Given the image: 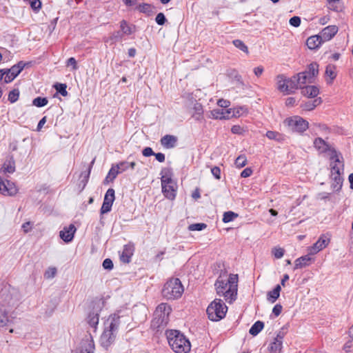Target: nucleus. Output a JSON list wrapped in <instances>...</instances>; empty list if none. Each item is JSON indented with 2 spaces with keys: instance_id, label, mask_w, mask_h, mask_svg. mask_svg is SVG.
Listing matches in <instances>:
<instances>
[{
  "instance_id": "nucleus-11",
  "label": "nucleus",
  "mask_w": 353,
  "mask_h": 353,
  "mask_svg": "<svg viewBox=\"0 0 353 353\" xmlns=\"http://www.w3.org/2000/svg\"><path fill=\"white\" fill-rule=\"evenodd\" d=\"M330 242V239L323 234L315 243L307 248V252L309 254L314 255L325 248L329 245Z\"/></svg>"
},
{
  "instance_id": "nucleus-41",
  "label": "nucleus",
  "mask_w": 353,
  "mask_h": 353,
  "mask_svg": "<svg viewBox=\"0 0 353 353\" xmlns=\"http://www.w3.org/2000/svg\"><path fill=\"white\" fill-rule=\"evenodd\" d=\"M248 163V160L244 154L239 155L235 160L234 164L236 168H241L245 166Z\"/></svg>"
},
{
  "instance_id": "nucleus-29",
  "label": "nucleus",
  "mask_w": 353,
  "mask_h": 353,
  "mask_svg": "<svg viewBox=\"0 0 353 353\" xmlns=\"http://www.w3.org/2000/svg\"><path fill=\"white\" fill-rule=\"evenodd\" d=\"M331 180L333 190L335 191L339 190L342 187L343 181L341 174H331Z\"/></svg>"
},
{
  "instance_id": "nucleus-3",
  "label": "nucleus",
  "mask_w": 353,
  "mask_h": 353,
  "mask_svg": "<svg viewBox=\"0 0 353 353\" xmlns=\"http://www.w3.org/2000/svg\"><path fill=\"white\" fill-rule=\"evenodd\" d=\"M165 335L170 347L175 353H188L190 351V341L180 331L167 330Z\"/></svg>"
},
{
  "instance_id": "nucleus-48",
  "label": "nucleus",
  "mask_w": 353,
  "mask_h": 353,
  "mask_svg": "<svg viewBox=\"0 0 353 353\" xmlns=\"http://www.w3.org/2000/svg\"><path fill=\"white\" fill-rule=\"evenodd\" d=\"M152 8L150 4L145 3L139 4L138 6L139 11L143 13H150L152 12Z\"/></svg>"
},
{
  "instance_id": "nucleus-26",
  "label": "nucleus",
  "mask_w": 353,
  "mask_h": 353,
  "mask_svg": "<svg viewBox=\"0 0 353 353\" xmlns=\"http://www.w3.org/2000/svg\"><path fill=\"white\" fill-rule=\"evenodd\" d=\"M323 42L324 41L323 40L321 34L313 35L307 39L306 45L310 49L314 50L318 48Z\"/></svg>"
},
{
  "instance_id": "nucleus-33",
  "label": "nucleus",
  "mask_w": 353,
  "mask_h": 353,
  "mask_svg": "<svg viewBox=\"0 0 353 353\" xmlns=\"http://www.w3.org/2000/svg\"><path fill=\"white\" fill-rule=\"evenodd\" d=\"M281 285H277L273 290L270 291L268 294V300L271 303H274L280 296Z\"/></svg>"
},
{
  "instance_id": "nucleus-23",
  "label": "nucleus",
  "mask_w": 353,
  "mask_h": 353,
  "mask_svg": "<svg viewBox=\"0 0 353 353\" xmlns=\"http://www.w3.org/2000/svg\"><path fill=\"white\" fill-rule=\"evenodd\" d=\"M125 164H127L126 161H121L115 165H112L105 177V181L107 182L113 181L117 176L121 172L119 170L120 166H123Z\"/></svg>"
},
{
  "instance_id": "nucleus-40",
  "label": "nucleus",
  "mask_w": 353,
  "mask_h": 353,
  "mask_svg": "<svg viewBox=\"0 0 353 353\" xmlns=\"http://www.w3.org/2000/svg\"><path fill=\"white\" fill-rule=\"evenodd\" d=\"M239 214L232 211L225 212L223 216V222L225 223H229L233 221L234 219L237 218Z\"/></svg>"
},
{
  "instance_id": "nucleus-37",
  "label": "nucleus",
  "mask_w": 353,
  "mask_h": 353,
  "mask_svg": "<svg viewBox=\"0 0 353 353\" xmlns=\"http://www.w3.org/2000/svg\"><path fill=\"white\" fill-rule=\"evenodd\" d=\"M264 327V323L262 321H257L250 327L249 332L252 336H256Z\"/></svg>"
},
{
  "instance_id": "nucleus-17",
  "label": "nucleus",
  "mask_w": 353,
  "mask_h": 353,
  "mask_svg": "<svg viewBox=\"0 0 353 353\" xmlns=\"http://www.w3.org/2000/svg\"><path fill=\"white\" fill-rule=\"evenodd\" d=\"M339 28L336 26H328L324 28L321 32V36L323 40L327 41L331 40L338 32Z\"/></svg>"
},
{
  "instance_id": "nucleus-52",
  "label": "nucleus",
  "mask_w": 353,
  "mask_h": 353,
  "mask_svg": "<svg viewBox=\"0 0 353 353\" xmlns=\"http://www.w3.org/2000/svg\"><path fill=\"white\" fill-rule=\"evenodd\" d=\"M301 18L298 16H294L290 18L289 23L292 26L299 27L301 25Z\"/></svg>"
},
{
  "instance_id": "nucleus-14",
  "label": "nucleus",
  "mask_w": 353,
  "mask_h": 353,
  "mask_svg": "<svg viewBox=\"0 0 353 353\" xmlns=\"http://www.w3.org/2000/svg\"><path fill=\"white\" fill-rule=\"evenodd\" d=\"M18 192L16 185L10 181H4L0 176V193L5 196H14Z\"/></svg>"
},
{
  "instance_id": "nucleus-49",
  "label": "nucleus",
  "mask_w": 353,
  "mask_h": 353,
  "mask_svg": "<svg viewBox=\"0 0 353 353\" xmlns=\"http://www.w3.org/2000/svg\"><path fill=\"white\" fill-rule=\"evenodd\" d=\"M94 161L95 159H94L90 165H89V168H88V172L86 173H84V180L83 181V187L86 185V183H88V179L90 177V172H91V170H92V165L94 163ZM83 175V173L81 174V176Z\"/></svg>"
},
{
  "instance_id": "nucleus-42",
  "label": "nucleus",
  "mask_w": 353,
  "mask_h": 353,
  "mask_svg": "<svg viewBox=\"0 0 353 353\" xmlns=\"http://www.w3.org/2000/svg\"><path fill=\"white\" fill-rule=\"evenodd\" d=\"M48 103V100L46 97H38L32 101L33 105L41 108L46 105Z\"/></svg>"
},
{
  "instance_id": "nucleus-31",
  "label": "nucleus",
  "mask_w": 353,
  "mask_h": 353,
  "mask_svg": "<svg viewBox=\"0 0 353 353\" xmlns=\"http://www.w3.org/2000/svg\"><path fill=\"white\" fill-rule=\"evenodd\" d=\"M203 106L199 103H196L193 107V112L192 117L197 121H200L203 118Z\"/></svg>"
},
{
  "instance_id": "nucleus-1",
  "label": "nucleus",
  "mask_w": 353,
  "mask_h": 353,
  "mask_svg": "<svg viewBox=\"0 0 353 353\" xmlns=\"http://www.w3.org/2000/svg\"><path fill=\"white\" fill-rule=\"evenodd\" d=\"M239 276L237 274L221 272L214 283L216 293L228 303H232L237 298Z\"/></svg>"
},
{
  "instance_id": "nucleus-43",
  "label": "nucleus",
  "mask_w": 353,
  "mask_h": 353,
  "mask_svg": "<svg viewBox=\"0 0 353 353\" xmlns=\"http://www.w3.org/2000/svg\"><path fill=\"white\" fill-rule=\"evenodd\" d=\"M234 46L246 54L249 53L248 46L240 39H235L232 41Z\"/></svg>"
},
{
  "instance_id": "nucleus-19",
  "label": "nucleus",
  "mask_w": 353,
  "mask_h": 353,
  "mask_svg": "<svg viewBox=\"0 0 353 353\" xmlns=\"http://www.w3.org/2000/svg\"><path fill=\"white\" fill-rule=\"evenodd\" d=\"M309 253L305 256L296 259L294 261V269L303 268L309 266L314 261V258Z\"/></svg>"
},
{
  "instance_id": "nucleus-35",
  "label": "nucleus",
  "mask_w": 353,
  "mask_h": 353,
  "mask_svg": "<svg viewBox=\"0 0 353 353\" xmlns=\"http://www.w3.org/2000/svg\"><path fill=\"white\" fill-rule=\"evenodd\" d=\"M99 314L97 313H90L88 316V324L94 328V332L97 330V325L99 324Z\"/></svg>"
},
{
  "instance_id": "nucleus-5",
  "label": "nucleus",
  "mask_w": 353,
  "mask_h": 353,
  "mask_svg": "<svg viewBox=\"0 0 353 353\" xmlns=\"http://www.w3.org/2000/svg\"><path fill=\"white\" fill-rule=\"evenodd\" d=\"M228 307L220 299H215L207 307L206 312L208 319L212 321H219L223 319L227 313Z\"/></svg>"
},
{
  "instance_id": "nucleus-34",
  "label": "nucleus",
  "mask_w": 353,
  "mask_h": 353,
  "mask_svg": "<svg viewBox=\"0 0 353 353\" xmlns=\"http://www.w3.org/2000/svg\"><path fill=\"white\" fill-rule=\"evenodd\" d=\"M9 322L8 313L4 306L0 305V327L6 326Z\"/></svg>"
},
{
  "instance_id": "nucleus-15",
  "label": "nucleus",
  "mask_w": 353,
  "mask_h": 353,
  "mask_svg": "<svg viewBox=\"0 0 353 353\" xmlns=\"http://www.w3.org/2000/svg\"><path fill=\"white\" fill-rule=\"evenodd\" d=\"M332 161L331 166V174H341L343 170V163L339 159L338 153L336 154V157L332 155L330 157Z\"/></svg>"
},
{
  "instance_id": "nucleus-27",
  "label": "nucleus",
  "mask_w": 353,
  "mask_h": 353,
  "mask_svg": "<svg viewBox=\"0 0 353 353\" xmlns=\"http://www.w3.org/2000/svg\"><path fill=\"white\" fill-rule=\"evenodd\" d=\"M302 94L309 98H315L319 94V89L316 85H307L302 88Z\"/></svg>"
},
{
  "instance_id": "nucleus-64",
  "label": "nucleus",
  "mask_w": 353,
  "mask_h": 353,
  "mask_svg": "<svg viewBox=\"0 0 353 353\" xmlns=\"http://www.w3.org/2000/svg\"><path fill=\"white\" fill-rule=\"evenodd\" d=\"M264 68L263 66H258L254 68V73L256 77H260L263 74Z\"/></svg>"
},
{
  "instance_id": "nucleus-4",
  "label": "nucleus",
  "mask_w": 353,
  "mask_h": 353,
  "mask_svg": "<svg viewBox=\"0 0 353 353\" xmlns=\"http://www.w3.org/2000/svg\"><path fill=\"white\" fill-rule=\"evenodd\" d=\"M183 292L181 281L178 278H171L164 284L162 295L168 300H175L181 298Z\"/></svg>"
},
{
  "instance_id": "nucleus-58",
  "label": "nucleus",
  "mask_w": 353,
  "mask_h": 353,
  "mask_svg": "<svg viewBox=\"0 0 353 353\" xmlns=\"http://www.w3.org/2000/svg\"><path fill=\"white\" fill-rule=\"evenodd\" d=\"M252 172L253 171L250 168H246L241 172V176L243 178H247L251 176Z\"/></svg>"
},
{
  "instance_id": "nucleus-50",
  "label": "nucleus",
  "mask_w": 353,
  "mask_h": 353,
  "mask_svg": "<svg viewBox=\"0 0 353 353\" xmlns=\"http://www.w3.org/2000/svg\"><path fill=\"white\" fill-rule=\"evenodd\" d=\"M341 0H326L328 8L332 11L338 12L339 10L335 5L336 3L339 2Z\"/></svg>"
},
{
  "instance_id": "nucleus-16",
  "label": "nucleus",
  "mask_w": 353,
  "mask_h": 353,
  "mask_svg": "<svg viewBox=\"0 0 353 353\" xmlns=\"http://www.w3.org/2000/svg\"><path fill=\"white\" fill-rule=\"evenodd\" d=\"M76 232V228L73 224H70L68 227H65L59 233L61 239L65 243L70 242Z\"/></svg>"
},
{
  "instance_id": "nucleus-59",
  "label": "nucleus",
  "mask_w": 353,
  "mask_h": 353,
  "mask_svg": "<svg viewBox=\"0 0 353 353\" xmlns=\"http://www.w3.org/2000/svg\"><path fill=\"white\" fill-rule=\"evenodd\" d=\"M282 305L280 304H276L274 305V307L272 309V313L276 316H278L280 315V314L282 312Z\"/></svg>"
},
{
  "instance_id": "nucleus-9",
  "label": "nucleus",
  "mask_w": 353,
  "mask_h": 353,
  "mask_svg": "<svg viewBox=\"0 0 353 353\" xmlns=\"http://www.w3.org/2000/svg\"><path fill=\"white\" fill-rule=\"evenodd\" d=\"M276 88L279 91L284 94H290L297 89L296 82L287 78L284 74H279L276 77Z\"/></svg>"
},
{
  "instance_id": "nucleus-6",
  "label": "nucleus",
  "mask_w": 353,
  "mask_h": 353,
  "mask_svg": "<svg viewBox=\"0 0 353 353\" xmlns=\"http://www.w3.org/2000/svg\"><path fill=\"white\" fill-rule=\"evenodd\" d=\"M162 192L165 196L170 200L174 199L176 194L177 185L172 179V174L168 171L161 177Z\"/></svg>"
},
{
  "instance_id": "nucleus-8",
  "label": "nucleus",
  "mask_w": 353,
  "mask_h": 353,
  "mask_svg": "<svg viewBox=\"0 0 353 353\" xmlns=\"http://www.w3.org/2000/svg\"><path fill=\"white\" fill-rule=\"evenodd\" d=\"M284 123L292 131L303 133L309 128V123L300 116H293L285 119Z\"/></svg>"
},
{
  "instance_id": "nucleus-55",
  "label": "nucleus",
  "mask_w": 353,
  "mask_h": 353,
  "mask_svg": "<svg viewBox=\"0 0 353 353\" xmlns=\"http://www.w3.org/2000/svg\"><path fill=\"white\" fill-rule=\"evenodd\" d=\"M212 175L216 179H220L221 178V170L219 167L214 166L211 169Z\"/></svg>"
},
{
  "instance_id": "nucleus-51",
  "label": "nucleus",
  "mask_w": 353,
  "mask_h": 353,
  "mask_svg": "<svg viewBox=\"0 0 353 353\" xmlns=\"http://www.w3.org/2000/svg\"><path fill=\"white\" fill-rule=\"evenodd\" d=\"M284 250L281 248H274L273 250H272V253L274 254V256H275V258L276 259H281L283 256L284 255Z\"/></svg>"
},
{
  "instance_id": "nucleus-62",
  "label": "nucleus",
  "mask_w": 353,
  "mask_h": 353,
  "mask_svg": "<svg viewBox=\"0 0 353 353\" xmlns=\"http://www.w3.org/2000/svg\"><path fill=\"white\" fill-rule=\"evenodd\" d=\"M343 350L346 352H350L352 350H353V342L352 341H349L345 343L343 345Z\"/></svg>"
},
{
  "instance_id": "nucleus-21",
  "label": "nucleus",
  "mask_w": 353,
  "mask_h": 353,
  "mask_svg": "<svg viewBox=\"0 0 353 353\" xmlns=\"http://www.w3.org/2000/svg\"><path fill=\"white\" fill-rule=\"evenodd\" d=\"M337 76L336 67L334 64H328L325 72V79L327 84H332Z\"/></svg>"
},
{
  "instance_id": "nucleus-57",
  "label": "nucleus",
  "mask_w": 353,
  "mask_h": 353,
  "mask_svg": "<svg viewBox=\"0 0 353 353\" xmlns=\"http://www.w3.org/2000/svg\"><path fill=\"white\" fill-rule=\"evenodd\" d=\"M217 105L221 108H227L230 105V102L228 100L221 99L218 100Z\"/></svg>"
},
{
  "instance_id": "nucleus-24",
  "label": "nucleus",
  "mask_w": 353,
  "mask_h": 353,
  "mask_svg": "<svg viewBox=\"0 0 353 353\" xmlns=\"http://www.w3.org/2000/svg\"><path fill=\"white\" fill-rule=\"evenodd\" d=\"M283 345V336L278 334L274 341L270 344L268 350L272 353H280Z\"/></svg>"
},
{
  "instance_id": "nucleus-30",
  "label": "nucleus",
  "mask_w": 353,
  "mask_h": 353,
  "mask_svg": "<svg viewBox=\"0 0 353 353\" xmlns=\"http://www.w3.org/2000/svg\"><path fill=\"white\" fill-rule=\"evenodd\" d=\"M120 28L123 34L130 35L135 32V26L130 25L125 20L120 22Z\"/></svg>"
},
{
  "instance_id": "nucleus-25",
  "label": "nucleus",
  "mask_w": 353,
  "mask_h": 353,
  "mask_svg": "<svg viewBox=\"0 0 353 353\" xmlns=\"http://www.w3.org/2000/svg\"><path fill=\"white\" fill-rule=\"evenodd\" d=\"M94 343L91 336L83 341L81 350V353H94Z\"/></svg>"
},
{
  "instance_id": "nucleus-7",
  "label": "nucleus",
  "mask_w": 353,
  "mask_h": 353,
  "mask_svg": "<svg viewBox=\"0 0 353 353\" xmlns=\"http://www.w3.org/2000/svg\"><path fill=\"white\" fill-rule=\"evenodd\" d=\"M172 311L171 307L165 303L159 304L154 312V319L152 323L157 327L165 325L167 324L168 316Z\"/></svg>"
},
{
  "instance_id": "nucleus-63",
  "label": "nucleus",
  "mask_w": 353,
  "mask_h": 353,
  "mask_svg": "<svg viewBox=\"0 0 353 353\" xmlns=\"http://www.w3.org/2000/svg\"><path fill=\"white\" fill-rule=\"evenodd\" d=\"M296 104V99L294 97H288L286 99L285 105L288 107H292Z\"/></svg>"
},
{
  "instance_id": "nucleus-2",
  "label": "nucleus",
  "mask_w": 353,
  "mask_h": 353,
  "mask_svg": "<svg viewBox=\"0 0 353 353\" xmlns=\"http://www.w3.org/2000/svg\"><path fill=\"white\" fill-rule=\"evenodd\" d=\"M120 325V316L112 314L108 316L104 323V330L100 336V344L105 349L108 348L114 341L116 332Z\"/></svg>"
},
{
  "instance_id": "nucleus-61",
  "label": "nucleus",
  "mask_w": 353,
  "mask_h": 353,
  "mask_svg": "<svg viewBox=\"0 0 353 353\" xmlns=\"http://www.w3.org/2000/svg\"><path fill=\"white\" fill-rule=\"evenodd\" d=\"M243 130L240 125H235L231 128V132L234 134H241Z\"/></svg>"
},
{
  "instance_id": "nucleus-39",
  "label": "nucleus",
  "mask_w": 353,
  "mask_h": 353,
  "mask_svg": "<svg viewBox=\"0 0 353 353\" xmlns=\"http://www.w3.org/2000/svg\"><path fill=\"white\" fill-rule=\"evenodd\" d=\"M266 137L270 140H276L277 141H282L284 139L283 134L272 130H269L266 132Z\"/></svg>"
},
{
  "instance_id": "nucleus-53",
  "label": "nucleus",
  "mask_w": 353,
  "mask_h": 353,
  "mask_svg": "<svg viewBox=\"0 0 353 353\" xmlns=\"http://www.w3.org/2000/svg\"><path fill=\"white\" fill-rule=\"evenodd\" d=\"M66 65L72 66L73 70H77L78 69L77 62L74 57H70L68 59Z\"/></svg>"
},
{
  "instance_id": "nucleus-13",
  "label": "nucleus",
  "mask_w": 353,
  "mask_h": 353,
  "mask_svg": "<svg viewBox=\"0 0 353 353\" xmlns=\"http://www.w3.org/2000/svg\"><path fill=\"white\" fill-rule=\"evenodd\" d=\"M114 199V189H108L105 194L103 202L100 210L101 214H106L111 210Z\"/></svg>"
},
{
  "instance_id": "nucleus-18",
  "label": "nucleus",
  "mask_w": 353,
  "mask_h": 353,
  "mask_svg": "<svg viewBox=\"0 0 353 353\" xmlns=\"http://www.w3.org/2000/svg\"><path fill=\"white\" fill-rule=\"evenodd\" d=\"M231 109H214L210 111V117L213 119H229L231 117Z\"/></svg>"
},
{
  "instance_id": "nucleus-60",
  "label": "nucleus",
  "mask_w": 353,
  "mask_h": 353,
  "mask_svg": "<svg viewBox=\"0 0 353 353\" xmlns=\"http://www.w3.org/2000/svg\"><path fill=\"white\" fill-rule=\"evenodd\" d=\"M142 154L144 157H150L152 155L154 154V152H153L152 149L150 147L145 148L143 151Z\"/></svg>"
},
{
  "instance_id": "nucleus-36",
  "label": "nucleus",
  "mask_w": 353,
  "mask_h": 353,
  "mask_svg": "<svg viewBox=\"0 0 353 353\" xmlns=\"http://www.w3.org/2000/svg\"><path fill=\"white\" fill-rule=\"evenodd\" d=\"M305 72L308 74V77H311L314 79L319 74V64L316 62L310 63Z\"/></svg>"
},
{
  "instance_id": "nucleus-46",
  "label": "nucleus",
  "mask_w": 353,
  "mask_h": 353,
  "mask_svg": "<svg viewBox=\"0 0 353 353\" xmlns=\"http://www.w3.org/2000/svg\"><path fill=\"white\" fill-rule=\"evenodd\" d=\"M207 227L205 223H194L189 225L188 229L190 231H201Z\"/></svg>"
},
{
  "instance_id": "nucleus-12",
  "label": "nucleus",
  "mask_w": 353,
  "mask_h": 353,
  "mask_svg": "<svg viewBox=\"0 0 353 353\" xmlns=\"http://www.w3.org/2000/svg\"><path fill=\"white\" fill-rule=\"evenodd\" d=\"M25 64L22 61H19L17 64L14 65L9 69H4L6 76L4 77V81L6 83L12 82L23 70Z\"/></svg>"
},
{
  "instance_id": "nucleus-54",
  "label": "nucleus",
  "mask_w": 353,
  "mask_h": 353,
  "mask_svg": "<svg viewBox=\"0 0 353 353\" xmlns=\"http://www.w3.org/2000/svg\"><path fill=\"white\" fill-rule=\"evenodd\" d=\"M155 21L159 25L161 26L165 23L166 19L163 13L160 12L156 16Z\"/></svg>"
},
{
  "instance_id": "nucleus-47",
  "label": "nucleus",
  "mask_w": 353,
  "mask_h": 353,
  "mask_svg": "<svg viewBox=\"0 0 353 353\" xmlns=\"http://www.w3.org/2000/svg\"><path fill=\"white\" fill-rule=\"evenodd\" d=\"M57 274V268L54 267L49 268L44 273V277L47 279H52Z\"/></svg>"
},
{
  "instance_id": "nucleus-10",
  "label": "nucleus",
  "mask_w": 353,
  "mask_h": 353,
  "mask_svg": "<svg viewBox=\"0 0 353 353\" xmlns=\"http://www.w3.org/2000/svg\"><path fill=\"white\" fill-rule=\"evenodd\" d=\"M313 145L315 149H316L320 153H326L330 156V157L332 155L336 157V154L337 152L334 148L322 138H316L314 140Z\"/></svg>"
},
{
  "instance_id": "nucleus-22",
  "label": "nucleus",
  "mask_w": 353,
  "mask_h": 353,
  "mask_svg": "<svg viewBox=\"0 0 353 353\" xmlns=\"http://www.w3.org/2000/svg\"><path fill=\"white\" fill-rule=\"evenodd\" d=\"M177 141L178 139L176 137L171 134H166L161 137L160 143L164 148L171 149L176 146Z\"/></svg>"
},
{
  "instance_id": "nucleus-20",
  "label": "nucleus",
  "mask_w": 353,
  "mask_h": 353,
  "mask_svg": "<svg viewBox=\"0 0 353 353\" xmlns=\"http://www.w3.org/2000/svg\"><path fill=\"white\" fill-rule=\"evenodd\" d=\"M134 251V248L132 245H124L122 252L120 254V260L125 263H130L133 256Z\"/></svg>"
},
{
  "instance_id": "nucleus-28",
  "label": "nucleus",
  "mask_w": 353,
  "mask_h": 353,
  "mask_svg": "<svg viewBox=\"0 0 353 353\" xmlns=\"http://www.w3.org/2000/svg\"><path fill=\"white\" fill-rule=\"evenodd\" d=\"M322 99L321 97L315 98L312 101H308L301 104V107L305 111H311L316 107L321 104Z\"/></svg>"
},
{
  "instance_id": "nucleus-56",
  "label": "nucleus",
  "mask_w": 353,
  "mask_h": 353,
  "mask_svg": "<svg viewBox=\"0 0 353 353\" xmlns=\"http://www.w3.org/2000/svg\"><path fill=\"white\" fill-rule=\"evenodd\" d=\"M104 269L112 270L113 268V263L111 259H105L103 262Z\"/></svg>"
},
{
  "instance_id": "nucleus-44",
  "label": "nucleus",
  "mask_w": 353,
  "mask_h": 353,
  "mask_svg": "<svg viewBox=\"0 0 353 353\" xmlns=\"http://www.w3.org/2000/svg\"><path fill=\"white\" fill-rule=\"evenodd\" d=\"M19 89H13L8 94V101L12 103H15L19 99Z\"/></svg>"
},
{
  "instance_id": "nucleus-32",
  "label": "nucleus",
  "mask_w": 353,
  "mask_h": 353,
  "mask_svg": "<svg viewBox=\"0 0 353 353\" xmlns=\"http://www.w3.org/2000/svg\"><path fill=\"white\" fill-rule=\"evenodd\" d=\"M312 79L311 77H308V74L305 72H300L297 74V79L296 84L297 85V88L299 85H301L305 84L307 83H311L312 81Z\"/></svg>"
},
{
  "instance_id": "nucleus-45",
  "label": "nucleus",
  "mask_w": 353,
  "mask_h": 353,
  "mask_svg": "<svg viewBox=\"0 0 353 353\" xmlns=\"http://www.w3.org/2000/svg\"><path fill=\"white\" fill-rule=\"evenodd\" d=\"M54 88L63 97H66L68 94V91L66 90L67 85L65 83H57L54 85Z\"/></svg>"
},
{
  "instance_id": "nucleus-38",
  "label": "nucleus",
  "mask_w": 353,
  "mask_h": 353,
  "mask_svg": "<svg viewBox=\"0 0 353 353\" xmlns=\"http://www.w3.org/2000/svg\"><path fill=\"white\" fill-rule=\"evenodd\" d=\"M14 170H15L14 163V162L10 161H7L4 162V163L3 164V165L1 168V172H3V174H6V173L11 174V173H13L14 172Z\"/></svg>"
}]
</instances>
